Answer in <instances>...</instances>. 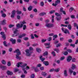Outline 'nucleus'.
Wrapping results in <instances>:
<instances>
[{
    "label": "nucleus",
    "instance_id": "1",
    "mask_svg": "<svg viewBox=\"0 0 78 78\" xmlns=\"http://www.w3.org/2000/svg\"><path fill=\"white\" fill-rule=\"evenodd\" d=\"M27 66V64H23V63L22 62H19L16 65V66L17 67H21L23 70H29L30 69V67L28 66Z\"/></svg>",
    "mask_w": 78,
    "mask_h": 78
},
{
    "label": "nucleus",
    "instance_id": "2",
    "mask_svg": "<svg viewBox=\"0 0 78 78\" xmlns=\"http://www.w3.org/2000/svg\"><path fill=\"white\" fill-rule=\"evenodd\" d=\"M33 48L31 47L29 48V50L26 49L25 51L26 53V56H31L33 52H30V51H33Z\"/></svg>",
    "mask_w": 78,
    "mask_h": 78
},
{
    "label": "nucleus",
    "instance_id": "3",
    "mask_svg": "<svg viewBox=\"0 0 78 78\" xmlns=\"http://www.w3.org/2000/svg\"><path fill=\"white\" fill-rule=\"evenodd\" d=\"M20 23H18L16 25L17 28H22L24 24H26L27 23L25 20H23V21L20 22Z\"/></svg>",
    "mask_w": 78,
    "mask_h": 78
},
{
    "label": "nucleus",
    "instance_id": "4",
    "mask_svg": "<svg viewBox=\"0 0 78 78\" xmlns=\"http://www.w3.org/2000/svg\"><path fill=\"white\" fill-rule=\"evenodd\" d=\"M14 53H17V54L16 55V59H20L21 58L19 57V55H20V51L19 49H17L16 50L14 51Z\"/></svg>",
    "mask_w": 78,
    "mask_h": 78
},
{
    "label": "nucleus",
    "instance_id": "5",
    "mask_svg": "<svg viewBox=\"0 0 78 78\" xmlns=\"http://www.w3.org/2000/svg\"><path fill=\"white\" fill-rule=\"evenodd\" d=\"M13 31H14L13 33L14 34V35H12V36L13 37L15 36H17V35L19 34L18 33H17L18 32V30H17V29L14 28L13 29Z\"/></svg>",
    "mask_w": 78,
    "mask_h": 78
},
{
    "label": "nucleus",
    "instance_id": "6",
    "mask_svg": "<svg viewBox=\"0 0 78 78\" xmlns=\"http://www.w3.org/2000/svg\"><path fill=\"white\" fill-rule=\"evenodd\" d=\"M45 26L47 28H51L53 27L54 25L53 24L46 23L45 24Z\"/></svg>",
    "mask_w": 78,
    "mask_h": 78
},
{
    "label": "nucleus",
    "instance_id": "7",
    "mask_svg": "<svg viewBox=\"0 0 78 78\" xmlns=\"http://www.w3.org/2000/svg\"><path fill=\"white\" fill-rule=\"evenodd\" d=\"M55 15L57 16H58V18H57V20H61V16H60V14H59V13H55Z\"/></svg>",
    "mask_w": 78,
    "mask_h": 78
},
{
    "label": "nucleus",
    "instance_id": "8",
    "mask_svg": "<svg viewBox=\"0 0 78 78\" xmlns=\"http://www.w3.org/2000/svg\"><path fill=\"white\" fill-rule=\"evenodd\" d=\"M62 31H64V33H65V34H66V33H68V34H69V32L68 31L67 29H65L64 30V28L62 27Z\"/></svg>",
    "mask_w": 78,
    "mask_h": 78
},
{
    "label": "nucleus",
    "instance_id": "9",
    "mask_svg": "<svg viewBox=\"0 0 78 78\" xmlns=\"http://www.w3.org/2000/svg\"><path fill=\"white\" fill-rule=\"evenodd\" d=\"M60 0H57V1L55 2V4L53 3L52 4L53 6H56L58 5V3H60Z\"/></svg>",
    "mask_w": 78,
    "mask_h": 78
},
{
    "label": "nucleus",
    "instance_id": "10",
    "mask_svg": "<svg viewBox=\"0 0 78 78\" xmlns=\"http://www.w3.org/2000/svg\"><path fill=\"white\" fill-rule=\"evenodd\" d=\"M16 10H13L12 12V15H11V17L12 18H14V16L15 15V14L16 13Z\"/></svg>",
    "mask_w": 78,
    "mask_h": 78
},
{
    "label": "nucleus",
    "instance_id": "11",
    "mask_svg": "<svg viewBox=\"0 0 78 78\" xmlns=\"http://www.w3.org/2000/svg\"><path fill=\"white\" fill-rule=\"evenodd\" d=\"M10 41H11V42H12V44H16V39L11 38L10 39Z\"/></svg>",
    "mask_w": 78,
    "mask_h": 78
},
{
    "label": "nucleus",
    "instance_id": "12",
    "mask_svg": "<svg viewBox=\"0 0 78 78\" xmlns=\"http://www.w3.org/2000/svg\"><path fill=\"white\" fill-rule=\"evenodd\" d=\"M72 59V58L71 56H68L67 57V61L68 62H70Z\"/></svg>",
    "mask_w": 78,
    "mask_h": 78
},
{
    "label": "nucleus",
    "instance_id": "13",
    "mask_svg": "<svg viewBox=\"0 0 78 78\" xmlns=\"http://www.w3.org/2000/svg\"><path fill=\"white\" fill-rule=\"evenodd\" d=\"M0 34L1 35H2V37L4 40L5 39L6 37H5V33H4V32H1Z\"/></svg>",
    "mask_w": 78,
    "mask_h": 78
},
{
    "label": "nucleus",
    "instance_id": "14",
    "mask_svg": "<svg viewBox=\"0 0 78 78\" xmlns=\"http://www.w3.org/2000/svg\"><path fill=\"white\" fill-rule=\"evenodd\" d=\"M32 69H34L35 70V72H39V70L38 69H37V68L34 67V66H32Z\"/></svg>",
    "mask_w": 78,
    "mask_h": 78
},
{
    "label": "nucleus",
    "instance_id": "15",
    "mask_svg": "<svg viewBox=\"0 0 78 78\" xmlns=\"http://www.w3.org/2000/svg\"><path fill=\"white\" fill-rule=\"evenodd\" d=\"M50 43H44V45H45V46H48V47L46 46V48H48L50 47Z\"/></svg>",
    "mask_w": 78,
    "mask_h": 78
},
{
    "label": "nucleus",
    "instance_id": "16",
    "mask_svg": "<svg viewBox=\"0 0 78 78\" xmlns=\"http://www.w3.org/2000/svg\"><path fill=\"white\" fill-rule=\"evenodd\" d=\"M7 73L8 75H12L13 73L12 72L9 71L8 70L7 72Z\"/></svg>",
    "mask_w": 78,
    "mask_h": 78
},
{
    "label": "nucleus",
    "instance_id": "17",
    "mask_svg": "<svg viewBox=\"0 0 78 78\" xmlns=\"http://www.w3.org/2000/svg\"><path fill=\"white\" fill-rule=\"evenodd\" d=\"M1 25H4V24H6V20H4L2 21L1 22Z\"/></svg>",
    "mask_w": 78,
    "mask_h": 78
},
{
    "label": "nucleus",
    "instance_id": "18",
    "mask_svg": "<svg viewBox=\"0 0 78 78\" xmlns=\"http://www.w3.org/2000/svg\"><path fill=\"white\" fill-rule=\"evenodd\" d=\"M0 69H2L3 70H5V69H6V67L5 66H2V65H0Z\"/></svg>",
    "mask_w": 78,
    "mask_h": 78
},
{
    "label": "nucleus",
    "instance_id": "19",
    "mask_svg": "<svg viewBox=\"0 0 78 78\" xmlns=\"http://www.w3.org/2000/svg\"><path fill=\"white\" fill-rule=\"evenodd\" d=\"M26 36V34H23L19 36V38H22V37H24V36Z\"/></svg>",
    "mask_w": 78,
    "mask_h": 78
},
{
    "label": "nucleus",
    "instance_id": "20",
    "mask_svg": "<svg viewBox=\"0 0 78 78\" xmlns=\"http://www.w3.org/2000/svg\"><path fill=\"white\" fill-rule=\"evenodd\" d=\"M76 66L74 64H72V69H76Z\"/></svg>",
    "mask_w": 78,
    "mask_h": 78
},
{
    "label": "nucleus",
    "instance_id": "21",
    "mask_svg": "<svg viewBox=\"0 0 78 78\" xmlns=\"http://www.w3.org/2000/svg\"><path fill=\"white\" fill-rule=\"evenodd\" d=\"M67 71L66 70H65L64 71V75L65 76H67L68 74H67Z\"/></svg>",
    "mask_w": 78,
    "mask_h": 78
},
{
    "label": "nucleus",
    "instance_id": "22",
    "mask_svg": "<svg viewBox=\"0 0 78 78\" xmlns=\"http://www.w3.org/2000/svg\"><path fill=\"white\" fill-rule=\"evenodd\" d=\"M40 60H41V61H44L45 60V58H42V56L41 55L40 57Z\"/></svg>",
    "mask_w": 78,
    "mask_h": 78
},
{
    "label": "nucleus",
    "instance_id": "23",
    "mask_svg": "<svg viewBox=\"0 0 78 78\" xmlns=\"http://www.w3.org/2000/svg\"><path fill=\"white\" fill-rule=\"evenodd\" d=\"M36 51H37L38 52V53H41V49L39 48H37Z\"/></svg>",
    "mask_w": 78,
    "mask_h": 78
},
{
    "label": "nucleus",
    "instance_id": "24",
    "mask_svg": "<svg viewBox=\"0 0 78 78\" xmlns=\"http://www.w3.org/2000/svg\"><path fill=\"white\" fill-rule=\"evenodd\" d=\"M45 14H46V12H42L40 13L39 15L40 16H43L45 15Z\"/></svg>",
    "mask_w": 78,
    "mask_h": 78
},
{
    "label": "nucleus",
    "instance_id": "25",
    "mask_svg": "<svg viewBox=\"0 0 78 78\" xmlns=\"http://www.w3.org/2000/svg\"><path fill=\"white\" fill-rule=\"evenodd\" d=\"M53 40L54 41V40H55V39H56L58 37V35H54L53 36Z\"/></svg>",
    "mask_w": 78,
    "mask_h": 78
},
{
    "label": "nucleus",
    "instance_id": "26",
    "mask_svg": "<svg viewBox=\"0 0 78 78\" xmlns=\"http://www.w3.org/2000/svg\"><path fill=\"white\" fill-rule=\"evenodd\" d=\"M60 70V69L59 68L55 69V72H59Z\"/></svg>",
    "mask_w": 78,
    "mask_h": 78
},
{
    "label": "nucleus",
    "instance_id": "27",
    "mask_svg": "<svg viewBox=\"0 0 78 78\" xmlns=\"http://www.w3.org/2000/svg\"><path fill=\"white\" fill-rule=\"evenodd\" d=\"M43 64L45 65V66H48V62H44Z\"/></svg>",
    "mask_w": 78,
    "mask_h": 78
},
{
    "label": "nucleus",
    "instance_id": "28",
    "mask_svg": "<svg viewBox=\"0 0 78 78\" xmlns=\"http://www.w3.org/2000/svg\"><path fill=\"white\" fill-rule=\"evenodd\" d=\"M41 74L42 75H43V76H46V75H47V74L45 73V72H42L41 73Z\"/></svg>",
    "mask_w": 78,
    "mask_h": 78
},
{
    "label": "nucleus",
    "instance_id": "29",
    "mask_svg": "<svg viewBox=\"0 0 78 78\" xmlns=\"http://www.w3.org/2000/svg\"><path fill=\"white\" fill-rule=\"evenodd\" d=\"M69 73H70L71 75V74H72V73H73V70H72V69H69Z\"/></svg>",
    "mask_w": 78,
    "mask_h": 78
},
{
    "label": "nucleus",
    "instance_id": "30",
    "mask_svg": "<svg viewBox=\"0 0 78 78\" xmlns=\"http://www.w3.org/2000/svg\"><path fill=\"white\" fill-rule=\"evenodd\" d=\"M23 26V30H26V29H27V25L25 24V25H24Z\"/></svg>",
    "mask_w": 78,
    "mask_h": 78
},
{
    "label": "nucleus",
    "instance_id": "31",
    "mask_svg": "<svg viewBox=\"0 0 78 78\" xmlns=\"http://www.w3.org/2000/svg\"><path fill=\"white\" fill-rule=\"evenodd\" d=\"M32 8H33V7L32 6H30L28 8V10L29 11H31V10L32 9Z\"/></svg>",
    "mask_w": 78,
    "mask_h": 78
},
{
    "label": "nucleus",
    "instance_id": "32",
    "mask_svg": "<svg viewBox=\"0 0 78 78\" xmlns=\"http://www.w3.org/2000/svg\"><path fill=\"white\" fill-rule=\"evenodd\" d=\"M16 12L17 14H22V12H21V11H19V10H17L16 11Z\"/></svg>",
    "mask_w": 78,
    "mask_h": 78
},
{
    "label": "nucleus",
    "instance_id": "33",
    "mask_svg": "<svg viewBox=\"0 0 78 78\" xmlns=\"http://www.w3.org/2000/svg\"><path fill=\"white\" fill-rule=\"evenodd\" d=\"M1 62L3 64H6V61L4 60H3Z\"/></svg>",
    "mask_w": 78,
    "mask_h": 78
},
{
    "label": "nucleus",
    "instance_id": "34",
    "mask_svg": "<svg viewBox=\"0 0 78 78\" xmlns=\"http://www.w3.org/2000/svg\"><path fill=\"white\" fill-rule=\"evenodd\" d=\"M48 55V52L46 51L43 54V56H47Z\"/></svg>",
    "mask_w": 78,
    "mask_h": 78
},
{
    "label": "nucleus",
    "instance_id": "35",
    "mask_svg": "<svg viewBox=\"0 0 78 78\" xmlns=\"http://www.w3.org/2000/svg\"><path fill=\"white\" fill-rule=\"evenodd\" d=\"M3 44L5 47H7L8 46V45L6 44V41H4L3 42Z\"/></svg>",
    "mask_w": 78,
    "mask_h": 78
},
{
    "label": "nucleus",
    "instance_id": "36",
    "mask_svg": "<svg viewBox=\"0 0 78 78\" xmlns=\"http://www.w3.org/2000/svg\"><path fill=\"white\" fill-rule=\"evenodd\" d=\"M68 28L69 29V30H72V26L70 25H68Z\"/></svg>",
    "mask_w": 78,
    "mask_h": 78
},
{
    "label": "nucleus",
    "instance_id": "37",
    "mask_svg": "<svg viewBox=\"0 0 78 78\" xmlns=\"http://www.w3.org/2000/svg\"><path fill=\"white\" fill-rule=\"evenodd\" d=\"M54 50L56 51L57 53H59V50L58 49H55Z\"/></svg>",
    "mask_w": 78,
    "mask_h": 78
},
{
    "label": "nucleus",
    "instance_id": "38",
    "mask_svg": "<svg viewBox=\"0 0 78 78\" xmlns=\"http://www.w3.org/2000/svg\"><path fill=\"white\" fill-rule=\"evenodd\" d=\"M51 54L52 55H53L54 56H56V54L54 51H52L51 53Z\"/></svg>",
    "mask_w": 78,
    "mask_h": 78
},
{
    "label": "nucleus",
    "instance_id": "39",
    "mask_svg": "<svg viewBox=\"0 0 78 78\" xmlns=\"http://www.w3.org/2000/svg\"><path fill=\"white\" fill-rule=\"evenodd\" d=\"M64 59H65V57L62 56L61 58H60V60H61V61H62V60H64Z\"/></svg>",
    "mask_w": 78,
    "mask_h": 78
},
{
    "label": "nucleus",
    "instance_id": "40",
    "mask_svg": "<svg viewBox=\"0 0 78 78\" xmlns=\"http://www.w3.org/2000/svg\"><path fill=\"white\" fill-rule=\"evenodd\" d=\"M54 71H55V69H51L49 70L50 72H54Z\"/></svg>",
    "mask_w": 78,
    "mask_h": 78
},
{
    "label": "nucleus",
    "instance_id": "41",
    "mask_svg": "<svg viewBox=\"0 0 78 78\" xmlns=\"http://www.w3.org/2000/svg\"><path fill=\"white\" fill-rule=\"evenodd\" d=\"M71 47H73V48L75 47V44H71L70 45Z\"/></svg>",
    "mask_w": 78,
    "mask_h": 78
},
{
    "label": "nucleus",
    "instance_id": "42",
    "mask_svg": "<svg viewBox=\"0 0 78 78\" xmlns=\"http://www.w3.org/2000/svg\"><path fill=\"white\" fill-rule=\"evenodd\" d=\"M21 78H25V75L24 74H22L21 76Z\"/></svg>",
    "mask_w": 78,
    "mask_h": 78
},
{
    "label": "nucleus",
    "instance_id": "43",
    "mask_svg": "<svg viewBox=\"0 0 78 78\" xmlns=\"http://www.w3.org/2000/svg\"><path fill=\"white\" fill-rule=\"evenodd\" d=\"M55 12V10H52L49 12L50 14H53Z\"/></svg>",
    "mask_w": 78,
    "mask_h": 78
},
{
    "label": "nucleus",
    "instance_id": "44",
    "mask_svg": "<svg viewBox=\"0 0 78 78\" xmlns=\"http://www.w3.org/2000/svg\"><path fill=\"white\" fill-rule=\"evenodd\" d=\"M6 14L5 13H3L2 15V17H6Z\"/></svg>",
    "mask_w": 78,
    "mask_h": 78
},
{
    "label": "nucleus",
    "instance_id": "45",
    "mask_svg": "<svg viewBox=\"0 0 78 78\" xmlns=\"http://www.w3.org/2000/svg\"><path fill=\"white\" fill-rule=\"evenodd\" d=\"M41 66H42L41 64H38L37 65V67H41Z\"/></svg>",
    "mask_w": 78,
    "mask_h": 78
},
{
    "label": "nucleus",
    "instance_id": "46",
    "mask_svg": "<svg viewBox=\"0 0 78 78\" xmlns=\"http://www.w3.org/2000/svg\"><path fill=\"white\" fill-rule=\"evenodd\" d=\"M17 19H18L19 20H20L21 19L20 16L19 15H18L17 16Z\"/></svg>",
    "mask_w": 78,
    "mask_h": 78
},
{
    "label": "nucleus",
    "instance_id": "47",
    "mask_svg": "<svg viewBox=\"0 0 78 78\" xmlns=\"http://www.w3.org/2000/svg\"><path fill=\"white\" fill-rule=\"evenodd\" d=\"M68 41L70 43H71L72 42V40L71 39H69L68 40Z\"/></svg>",
    "mask_w": 78,
    "mask_h": 78
},
{
    "label": "nucleus",
    "instance_id": "48",
    "mask_svg": "<svg viewBox=\"0 0 78 78\" xmlns=\"http://www.w3.org/2000/svg\"><path fill=\"white\" fill-rule=\"evenodd\" d=\"M47 41V40L46 39H43L41 40V42L42 43L45 42V41Z\"/></svg>",
    "mask_w": 78,
    "mask_h": 78
},
{
    "label": "nucleus",
    "instance_id": "49",
    "mask_svg": "<svg viewBox=\"0 0 78 78\" xmlns=\"http://www.w3.org/2000/svg\"><path fill=\"white\" fill-rule=\"evenodd\" d=\"M31 78H34V74H32L31 76Z\"/></svg>",
    "mask_w": 78,
    "mask_h": 78
},
{
    "label": "nucleus",
    "instance_id": "50",
    "mask_svg": "<svg viewBox=\"0 0 78 78\" xmlns=\"http://www.w3.org/2000/svg\"><path fill=\"white\" fill-rule=\"evenodd\" d=\"M73 8H71L69 9V11L70 12H72V11H73Z\"/></svg>",
    "mask_w": 78,
    "mask_h": 78
},
{
    "label": "nucleus",
    "instance_id": "51",
    "mask_svg": "<svg viewBox=\"0 0 78 78\" xmlns=\"http://www.w3.org/2000/svg\"><path fill=\"white\" fill-rule=\"evenodd\" d=\"M14 26V25H11L10 24L9 26V28H12V27H13Z\"/></svg>",
    "mask_w": 78,
    "mask_h": 78
},
{
    "label": "nucleus",
    "instance_id": "52",
    "mask_svg": "<svg viewBox=\"0 0 78 78\" xmlns=\"http://www.w3.org/2000/svg\"><path fill=\"white\" fill-rule=\"evenodd\" d=\"M64 54V55H68V52L67 51H65Z\"/></svg>",
    "mask_w": 78,
    "mask_h": 78
},
{
    "label": "nucleus",
    "instance_id": "53",
    "mask_svg": "<svg viewBox=\"0 0 78 78\" xmlns=\"http://www.w3.org/2000/svg\"><path fill=\"white\" fill-rule=\"evenodd\" d=\"M50 22V20H46L45 21V22H46V23H48V22Z\"/></svg>",
    "mask_w": 78,
    "mask_h": 78
},
{
    "label": "nucleus",
    "instance_id": "54",
    "mask_svg": "<svg viewBox=\"0 0 78 78\" xmlns=\"http://www.w3.org/2000/svg\"><path fill=\"white\" fill-rule=\"evenodd\" d=\"M60 40L61 41H64V38H63V37H60Z\"/></svg>",
    "mask_w": 78,
    "mask_h": 78
},
{
    "label": "nucleus",
    "instance_id": "55",
    "mask_svg": "<svg viewBox=\"0 0 78 78\" xmlns=\"http://www.w3.org/2000/svg\"><path fill=\"white\" fill-rule=\"evenodd\" d=\"M73 75H74V76H75L76 75V73L75 72H73Z\"/></svg>",
    "mask_w": 78,
    "mask_h": 78
},
{
    "label": "nucleus",
    "instance_id": "56",
    "mask_svg": "<svg viewBox=\"0 0 78 78\" xmlns=\"http://www.w3.org/2000/svg\"><path fill=\"white\" fill-rule=\"evenodd\" d=\"M7 65L8 66H11V62H8L7 63Z\"/></svg>",
    "mask_w": 78,
    "mask_h": 78
},
{
    "label": "nucleus",
    "instance_id": "57",
    "mask_svg": "<svg viewBox=\"0 0 78 78\" xmlns=\"http://www.w3.org/2000/svg\"><path fill=\"white\" fill-rule=\"evenodd\" d=\"M44 4V2H41V6H43Z\"/></svg>",
    "mask_w": 78,
    "mask_h": 78
},
{
    "label": "nucleus",
    "instance_id": "58",
    "mask_svg": "<svg viewBox=\"0 0 78 78\" xmlns=\"http://www.w3.org/2000/svg\"><path fill=\"white\" fill-rule=\"evenodd\" d=\"M60 62H61V61H60V60H58L57 61V64H60Z\"/></svg>",
    "mask_w": 78,
    "mask_h": 78
},
{
    "label": "nucleus",
    "instance_id": "59",
    "mask_svg": "<svg viewBox=\"0 0 78 78\" xmlns=\"http://www.w3.org/2000/svg\"><path fill=\"white\" fill-rule=\"evenodd\" d=\"M17 41L18 42H19V43H20V42H21V40L20 39H18L17 40Z\"/></svg>",
    "mask_w": 78,
    "mask_h": 78
},
{
    "label": "nucleus",
    "instance_id": "60",
    "mask_svg": "<svg viewBox=\"0 0 78 78\" xmlns=\"http://www.w3.org/2000/svg\"><path fill=\"white\" fill-rule=\"evenodd\" d=\"M18 70H19V69H14V72H17V71H18Z\"/></svg>",
    "mask_w": 78,
    "mask_h": 78
},
{
    "label": "nucleus",
    "instance_id": "61",
    "mask_svg": "<svg viewBox=\"0 0 78 78\" xmlns=\"http://www.w3.org/2000/svg\"><path fill=\"white\" fill-rule=\"evenodd\" d=\"M40 69L41 70H44V68L43 67H40Z\"/></svg>",
    "mask_w": 78,
    "mask_h": 78
},
{
    "label": "nucleus",
    "instance_id": "62",
    "mask_svg": "<svg viewBox=\"0 0 78 78\" xmlns=\"http://www.w3.org/2000/svg\"><path fill=\"white\" fill-rule=\"evenodd\" d=\"M64 10V9H63V8H60V12H63V10Z\"/></svg>",
    "mask_w": 78,
    "mask_h": 78
},
{
    "label": "nucleus",
    "instance_id": "63",
    "mask_svg": "<svg viewBox=\"0 0 78 78\" xmlns=\"http://www.w3.org/2000/svg\"><path fill=\"white\" fill-rule=\"evenodd\" d=\"M52 39H51V37H49L48 39V41H51L52 40Z\"/></svg>",
    "mask_w": 78,
    "mask_h": 78
},
{
    "label": "nucleus",
    "instance_id": "64",
    "mask_svg": "<svg viewBox=\"0 0 78 78\" xmlns=\"http://www.w3.org/2000/svg\"><path fill=\"white\" fill-rule=\"evenodd\" d=\"M24 39L25 41H27V40H28V38L27 37H25L24 38Z\"/></svg>",
    "mask_w": 78,
    "mask_h": 78
}]
</instances>
